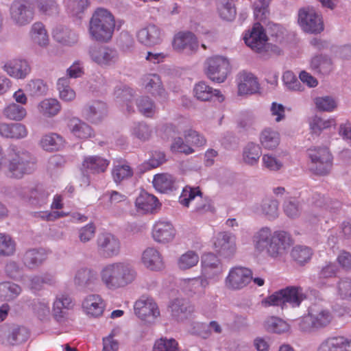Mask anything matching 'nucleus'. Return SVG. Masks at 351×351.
<instances>
[{"label": "nucleus", "mask_w": 351, "mask_h": 351, "mask_svg": "<svg viewBox=\"0 0 351 351\" xmlns=\"http://www.w3.org/2000/svg\"><path fill=\"white\" fill-rule=\"evenodd\" d=\"M99 280L108 291L126 288L137 280L135 266L128 261H116L104 265L99 270Z\"/></svg>", "instance_id": "f257e3e1"}, {"label": "nucleus", "mask_w": 351, "mask_h": 351, "mask_svg": "<svg viewBox=\"0 0 351 351\" xmlns=\"http://www.w3.org/2000/svg\"><path fill=\"white\" fill-rule=\"evenodd\" d=\"M254 249L265 252L271 258H277L285 254L292 244L290 234L282 230L272 232L268 227H263L254 232L252 237Z\"/></svg>", "instance_id": "f03ea898"}, {"label": "nucleus", "mask_w": 351, "mask_h": 351, "mask_svg": "<svg viewBox=\"0 0 351 351\" xmlns=\"http://www.w3.org/2000/svg\"><path fill=\"white\" fill-rule=\"evenodd\" d=\"M34 160L31 154L16 145H10L4 153L0 145V171L5 167L8 177L21 179L34 170Z\"/></svg>", "instance_id": "7ed1b4c3"}, {"label": "nucleus", "mask_w": 351, "mask_h": 351, "mask_svg": "<svg viewBox=\"0 0 351 351\" xmlns=\"http://www.w3.org/2000/svg\"><path fill=\"white\" fill-rule=\"evenodd\" d=\"M114 27L115 20L112 14L106 9L99 8L90 19L88 33L93 40L108 42L112 36Z\"/></svg>", "instance_id": "20e7f679"}, {"label": "nucleus", "mask_w": 351, "mask_h": 351, "mask_svg": "<svg viewBox=\"0 0 351 351\" xmlns=\"http://www.w3.org/2000/svg\"><path fill=\"white\" fill-rule=\"evenodd\" d=\"M269 1L270 0H255L254 15L255 19L258 22L254 25L252 30L249 33H246L243 38L245 44L257 51L263 49L267 41V36L259 22L266 19Z\"/></svg>", "instance_id": "39448f33"}, {"label": "nucleus", "mask_w": 351, "mask_h": 351, "mask_svg": "<svg viewBox=\"0 0 351 351\" xmlns=\"http://www.w3.org/2000/svg\"><path fill=\"white\" fill-rule=\"evenodd\" d=\"M306 298V295L300 287H287L274 292L261 302L264 307L280 306L282 309L288 305L293 308L298 307Z\"/></svg>", "instance_id": "423d86ee"}, {"label": "nucleus", "mask_w": 351, "mask_h": 351, "mask_svg": "<svg viewBox=\"0 0 351 351\" xmlns=\"http://www.w3.org/2000/svg\"><path fill=\"white\" fill-rule=\"evenodd\" d=\"M332 319L330 310L313 306L308 308L307 315L300 318L298 327L302 332L311 333L328 327Z\"/></svg>", "instance_id": "0eeeda50"}, {"label": "nucleus", "mask_w": 351, "mask_h": 351, "mask_svg": "<svg viewBox=\"0 0 351 351\" xmlns=\"http://www.w3.org/2000/svg\"><path fill=\"white\" fill-rule=\"evenodd\" d=\"M311 171L318 176L328 174L332 167V156L326 147H312L307 150Z\"/></svg>", "instance_id": "6e6552de"}, {"label": "nucleus", "mask_w": 351, "mask_h": 351, "mask_svg": "<svg viewBox=\"0 0 351 351\" xmlns=\"http://www.w3.org/2000/svg\"><path fill=\"white\" fill-rule=\"evenodd\" d=\"M204 70L210 80L222 83L226 80L230 71V64L225 56H213L205 61Z\"/></svg>", "instance_id": "1a4fd4ad"}, {"label": "nucleus", "mask_w": 351, "mask_h": 351, "mask_svg": "<svg viewBox=\"0 0 351 351\" xmlns=\"http://www.w3.org/2000/svg\"><path fill=\"white\" fill-rule=\"evenodd\" d=\"M34 6L31 0H14L10 5V16L17 26H25L34 19Z\"/></svg>", "instance_id": "9d476101"}, {"label": "nucleus", "mask_w": 351, "mask_h": 351, "mask_svg": "<svg viewBox=\"0 0 351 351\" xmlns=\"http://www.w3.org/2000/svg\"><path fill=\"white\" fill-rule=\"evenodd\" d=\"M224 271L221 260L213 253L204 254L201 258V276L209 282H217Z\"/></svg>", "instance_id": "9b49d317"}, {"label": "nucleus", "mask_w": 351, "mask_h": 351, "mask_svg": "<svg viewBox=\"0 0 351 351\" xmlns=\"http://www.w3.org/2000/svg\"><path fill=\"white\" fill-rule=\"evenodd\" d=\"M298 23L307 33L319 34L324 30L322 17L313 8H304L299 10Z\"/></svg>", "instance_id": "f8f14e48"}, {"label": "nucleus", "mask_w": 351, "mask_h": 351, "mask_svg": "<svg viewBox=\"0 0 351 351\" xmlns=\"http://www.w3.org/2000/svg\"><path fill=\"white\" fill-rule=\"evenodd\" d=\"M88 53L93 62L103 68L114 66L119 60L117 51L108 47L90 46Z\"/></svg>", "instance_id": "ddd939ff"}, {"label": "nucleus", "mask_w": 351, "mask_h": 351, "mask_svg": "<svg viewBox=\"0 0 351 351\" xmlns=\"http://www.w3.org/2000/svg\"><path fill=\"white\" fill-rule=\"evenodd\" d=\"M252 279V272L243 267H232L225 278V286L229 290L237 291L247 287Z\"/></svg>", "instance_id": "4468645a"}, {"label": "nucleus", "mask_w": 351, "mask_h": 351, "mask_svg": "<svg viewBox=\"0 0 351 351\" xmlns=\"http://www.w3.org/2000/svg\"><path fill=\"white\" fill-rule=\"evenodd\" d=\"M134 312L141 319L153 323L160 316V310L152 298L141 297L134 304Z\"/></svg>", "instance_id": "2eb2a0df"}, {"label": "nucleus", "mask_w": 351, "mask_h": 351, "mask_svg": "<svg viewBox=\"0 0 351 351\" xmlns=\"http://www.w3.org/2000/svg\"><path fill=\"white\" fill-rule=\"evenodd\" d=\"M237 93L239 96L254 95L260 90L258 78L251 72L241 71L236 76Z\"/></svg>", "instance_id": "dca6fc26"}, {"label": "nucleus", "mask_w": 351, "mask_h": 351, "mask_svg": "<svg viewBox=\"0 0 351 351\" xmlns=\"http://www.w3.org/2000/svg\"><path fill=\"white\" fill-rule=\"evenodd\" d=\"M97 243L99 251L106 258H113L120 254L121 242L112 234L103 233L99 234Z\"/></svg>", "instance_id": "f3484780"}, {"label": "nucleus", "mask_w": 351, "mask_h": 351, "mask_svg": "<svg viewBox=\"0 0 351 351\" xmlns=\"http://www.w3.org/2000/svg\"><path fill=\"white\" fill-rule=\"evenodd\" d=\"M142 85L147 93L160 101H165L168 93L165 89L160 77L156 73H147L143 76Z\"/></svg>", "instance_id": "a211bd4d"}, {"label": "nucleus", "mask_w": 351, "mask_h": 351, "mask_svg": "<svg viewBox=\"0 0 351 351\" xmlns=\"http://www.w3.org/2000/svg\"><path fill=\"white\" fill-rule=\"evenodd\" d=\"M215 250L224 257L232 256L237 250L236 237L228 232H219L214 239Z\"/></svg>", "instance_id": "6ab92c4d"}, {"label": "nucleus", "mask_w": 351, "mask_h": 351, "mask_svg": "<svg viewBox=\"0 0 351 351\" xmlns=\"http://www.w3.org/2000/svg\"><path fill=\"white\" fill-rule=\"evenodd\" d=\"M176 234V230L172 223L167 219H160L154 223L152 228V237L155 241L160 243L171 242Z\"/></svg>", "instance_id": "aec40b11"}, {"label": "nucleus", "mask_w": 351, "mask_h": 351, "mask_svg": "<svg viewBox=\"0 0 351 351\" xmlns=\"http://www.w3.org/2000/svg\"><path fill=\"white\" fill-rule=\"evenodd\" d=\"M137 40L146 47H154L160 45L163 40L161 29L156 25L149 24L136 33Z\"/></svg>", "instance_id": "412c9836"}, {"label": "nucleus", "mask_w": 351, "mask_h": 351, "mask_svg": "<svg viewBox=\"0 0 351 351\" xmlns=\"http://www.w3.org/2000/svg\"><path fill=\"white\" fill-rule=\"evenodd\" d=\"M84 117L90 123H100L108 114V107L105 102L100 100H93L84 107L82 110Z\"/></svg>", "instance_id": "4be33fe9"}, {"label": "nucleus", "mask_w": 351, "mask_h": 351, "mask_svg": "<svg viewBox=\"0 0 351 351\" xmlns=\"http://www.w3.org/2000/svg\"><path fill=\"white\" fill-rule=\"evenodd\" d=\"M97 276L95 270L87 267L78 268L75 274L74 284L83 289L93 290L97 285Z\"/></svg>", "instance_id": "5701e85b"}, {"label": "nucleus", "mask_w": 351, "mask_h": 351, "mask_svg": "<svg viewBox=\"0 0 351 351\" xmlns=\"http://www.w3.org/2000/svg\"><path fill=\"white\" fill-rule=\"evenodd\" d=\"M3 69L8 75L17 80L26 78L32 70L29 62L21 58L8 61L4 64Z\"/></svg>", "instance_id": "b1692460"}, {"label": "nucleus", "mask_w": 351, "mask_h": 351, "mask_svg": "<svg viewBox=\"0 0 351 351\" xmlns=\"http://www.w3.org/2000/svg\"><path fill=\"white\" fill-rule=\"evenodd\" d=\"M66 127L71 134L78 139L86 140L95 136L93 128L78 117L69 119Z\"/></svg>", "instance_id": "393cba45"}, {"label": "nucleus", "mask_w": 351, "mask_h": 351, "mask_svg": "<svg viewBox=\"0 0 351 351\" xmlns=\"http://www.w3.org/2000/svg\"><path fill=\"white\" fill-rule=\"evenodd\" d=\"M106 304L99 294H89L82 301V308L85 314L93 317L102 315Z\"/></svg>", "instance_id": "a878e982"}, {"label": "nucleus", "mask_w": 351, "mask_h": 351, "mask_svg": "<svg viewBox=\"0 0 351 351\" xmlns=\"http://www.w3.org/2000/svg\"><path fill=\"white\" fill-rule=\"evenodd\" d=\"M317 351H351V339L343 336H332L323 340Z\"/></svg>", "instance_id": "bb28decb"}, {"label": "nucleus", "mask_w": 351, "mask_h": 351, "mask_svg": "<svg viewBox=\"0 0 351 351\" xmlns=\"http://www.w3.org/2000/svg\"><path fill=\"white\" fill-rule=\"evenodd\" d=\"M209 284L206 278L199 276L184 280L182 288L189 296L199 298L205 294L206 289Z\"/></svg>", "instance_id": "cd10ccee"}, {"label": "nucleus", "mask_w": 351, "mask_h": 351, "mask_svg": "<svg viewBox=\"0 0 351 351\" xmlns=\"http://www.w3.org/2000/svg\"><path fill=\"white\" fill-rule=\"evenodd\" d=\"M28 135L27 127L21 123H0V136L5 138L20 140Z\"/></svg>", "instance_id": "c85d7f7f"}, {"label": "nucleus", "mask_w": 351, "mask_h": 351, "mask_svg": "<svg viewBox=\"0 0 351 351\" xmlns=\"http://www.w3.org/2000/svg\"><path fill=\"white\" fill-rule=\"evenodd\" d=\"M72 299L67 295H60L56 296L53 303L52 313L55 319L58 322H64L68 312L73 308Z\"/></svg>", "instance_id": "c756f323"}, {"label": "nucleus", "mask_w": 351, "mask_h": 351, "mask_svg": "<svg viewBox=\"0 0 351 351\" xmlns=\"http://www.w3.org/2000/svg\"><path fill=\"white\" fill-rule=\"evenodd\" d=\"M110 161L99 156H85L82 162V171L86 173L99 174L107 169Z\"/></svg>", "instance_id": "7c9ffc66"}, {"label": "nucleus", "mask_w": 351, "mask_h": 351, "mask_svg": "<svg viewBox=\"0 0 351 351\" xmlns=\"http://www.w3.org/2000/svg\"><path fill=\"white\" fill-rule=\"evenodd\" d=\"M17 195L23 199H29L31 204L42 206L47 202L49 193L42 188L29 191L28 188L21 187L16 189Z\"/></svg>", "instance_id": "2f4dec72"}, {"label": "nucleus", "mask_w": 351, "mask_h": 351, "mask_svg": "<svg viewBox=\"0 0 351 351\" xmlns=\"http://www.w3.org/2000/svg\"><path fill=\"white\" fill-rule=\"evenodd\" d=\"M135 91L133 88L126 85H118L114 92L116 102L121 106L125 107V110L130 113L134 111L132 105Z\"/></svg>", "instance_id": "473e14b6"}, {"label": "nucleus", "mask_w": 351, "mask_h": 351, "mask_svg": "<svg viewBox=\"0 0 351 351\" xmlns=\"http://www.w3.org/2000/svg\"><path fill=\"white\" fill-rule=\"evenodd\" d=\"M173 47L175 50L181 51L183 50H189L194 51L198 47L196 37L191 32H178L175 35L173 41Z\"/></svg>", "instance_id": "72a5a7b5"}, {"label": "nucleus", "mask_w": 351, "mask_h": 351, "mask_svg": "<svg viewBox=\"0 0 351 351\" xmlns=\"http://www.w3.org/2000/svg\"><path fill=\"white\" fill-rule=\"evenodd\" d=\"M195 97L201 101H209L213 97H216L218 101L221 102L224 100V96L218 89H213L204 82H199L196 84L193 88Z\"/></svg>", "instance_id": "f704fd0d"}, {"label": "nucleus", "mask_w": 351, "mask_h": 351, "mask_svg": "<svg viewBox=\"0 0 351 351\" xmlns=\"http://www.w3.org/2000/svg\"><path fill=\"white\" fill-rule=\"evenodd\" d=\"M47 254L44 249H29L22 258L24 265L31 269L38 267L47 259Z\"/></svg>", "instance_id": "c9c22d12"}, {"label": "nucleus", "mask_w": 351, "mask_h": 351, "mask_svg": "<svg viewBox=\"0 0 351 351\" xmlns=\"http://www.w3.org/2000/svg\"><path fill=\"white\" fill-rule=\"evenodd\" d=\"M142 262L146 268L152 271L160 270L164 267L160 253L154 247H148L143 252Z\"/></svg>", "instance_id": "e433bc0d"}, {"label": "nucleus", "mask_w": 351, "mask_h": 351, "mask_svg": "<svg viewBox=\"0 0 351 351\" xmlns=\"http://www.w3.org/2000/svg\"><path fill=\"white\" fill-rule=\"evenodd\" d=\"M169 307L171 309L172 316L178 319L186 318L194 311L193 306L187 300L182 298H177L173 300Z\"/></svg>", "instance_id": "4c0bfd02"}, {"label": "nucleus", "mask_w": 351, "mask_h": 351, "mask_svg": "<svg viewBox=\"0 0 351 351\" xmlns=\"http://www.w3.org/2000/svg\"><path fill=\"white\" fill-rule=\"evenodd\" d=\"M62 109L60 102L55 98H45L37 105V110L44 118H53L57 116Z\"/></svg>", "instance_id": "58836bf2"}, {"label": "nucleus", "mask_w": 351, "mask_h": 351, "mask_svg": "<svg viewBox=\"0 0 351 351\" xmlns=\"http://www.w3.org/2000/svg\"><path fill=\"white\" fill-rule=\"evenodd\" d=\"M133 174V169L126 160H117L113 162L112 177L117 184L130 178Z\"/></svg>", "instance_id": "ea45409f"}, {"label": "nucleus", "mask_w": 351, "mask_h": 351, "mask_svg": "<svg viewBox=\"0 0 351 351\" xmlns=\"http://www.w3.org/2000/svg\"><path fill=\"white\" fill-rule=\"evenodd\" d=\"M137 209L142 213H154L160 206L158 199L153 195L143 191L135 201Z\"/></svg>", "instance_id": "a19ab883"}, {"label": "nucleus", "mask_w": 351, "mask_h": 351, "mask_svg": "<svg viewBox=\"0 0 351 351\" xmlns=\"http://www.w3.org/2000/svg\"><path fill=\"white\" fill-rule=\"evenodd\" d=\"M309 130L312 134L319 136L324 130L336 125L335 118L324 119L318 115L310 117L308 120Z\"/></svg>", "instance_id": "79ce46f5"}, {"label": "nucleus", "mask_w": 351, "mask_h": 351, "mask_svg": "<svg viewBox=\"0 0 351 351\" xmlns=\"http://www.w3.org/2000/svg\"><path fill=\"white\" fill-rule=\"evenodd\" d=\"M65 143L64 138L57 134L51 132L42 136L40 145L47 152H56L61 149Z\"/></svg>", "instance_id": "37998d69"}, {"label": "nucleus", "mask_w": 351, "mask_h": 351, "mask_svg": "<svg viewBox=\"0 0 351 351\" xmlns=\"http://www.w3.org/2000/svg\"><path fill=\"white\" fill-rule=\"evenodd\" d=\"M193 329L198 336L204 339L210 338L213 335H221L223 332L222 326L216 321H211L208 324L196 323Z\"/></svg>", "instance_id": "c03bdc74"}, {"label": "nucleus", "mask_w": 351, "mask_h": 351, "mask_svg": "<svg viewBox=\"0 0 351 351\" xmlns=\"http://www.w3.org/2000/svg\"><path fill=\"white\" fill-rule=\"evenodd\" d=\"M29 34L32 40L38 46L46 47L49 45V35L42 23H34L31 27Z\"/></svg>", "instance_id": "a18cd8bd"}, {"label": "nucleus", "mask_w": 351, "mask_h": 351, "mask_svg": "<svg viewBox=\"0 0 351 351\" xmlns=\"http://www.w3.org/2000/svg\"><path fill=\"white\" fill-rule=\"evenodd\" d=\"M53 36L57 42L65 45H74L78 40V36L75 32L62 26L54 29Z\"/></svg>", "instance_id": "49530a36"}, {"label": "nucleus", "mask_w": 351, "mask_h": 351, "mask_svg": "<svg viewBox=\"0 0 351 351\" xmlns=\"http://www.w3.org/2000/svg\"><path fill=\"white\" fill-rule=\"evenodd\" d=\"M280 141V136L278 131L270 128L264 129L260 135V142L267 149H276Z\"/></svg>", "instance_id": "de8ad7c7"}, {"label": "nucleus", "mask_w": 351, "mask_h": 351, "mask_svg": "<svg viewBox=\"0 0 351 351\" xmlns=\"http://www.w3.org/2000/svg\"><path fill=\"white\" fill-rule=\"evenodd\" d=\"M261 155L262 149L258 144L248 143L243 147L242 158L245 164L254 166L258 164Z\"/></svg>", "instance_id": "09e8293b"}, {"label": "nucleus", "mask_w": 351, "mask_h": 351, "mask_svg": "<svg viewBox=\"0 0 351 351\" xmlns=\"http://www.w3.org/2000/svg\"><path fill=\"white\" fill-rule=\"evenodd\" d=\"M311 68L322 74H328L332 70V61L326 55H316L310 61Z\"/></svg>", "instance_id": "8fccbe9b"}, {"label": "nucleus", "mask_w": 351, "mask_h": 351, "mask_svg": "<svg viewBox=\"0 0 351 351\" xmlns=\"http://www.w3.org/2000/svg\"><path fill=\"white\" fill-rule=\"evenodd\" d=\"M22 292V288L11 282H0V300L10 302L15 300Z\"/></svg>", "instance_id": "3c124183"}, {"label": "nucleus", "mask_w": 351, "mask_h": 351, "mask_svg": "<svg viewBox=\"0 0 351 351\" xmlns=\"http://www.w3.org/2000/svg\"><path fill=\"white\" fill-rule=\"evenodd\" d=\"M175 178L168 173H161L154 176L153 185L154 188L161 192L166 193L175 188Z\"/></svg>", "instance_id": "603ef678"}, {"label": "nucleus", "mask_w": 351, "mask_h": 351, "mask_svg": "<svg viewBox=\"0 0 351 351\" xmlns=\"http://www.w3.org/2000/svg\"><path fill=\"white\" fill-rule=\"evenodd\" d=\"M130 133L133 138H136L141 142H145L151 138L152 130L145 122H136L131 125Z\"/></svg>", "instance_id": "864d4df0"}, {"label": "nucleus", "mask_w": 351, "mask_h": 351, "mask_svg": "<svg viewBox=\"0 0 351 351\" xmlns=\"http://www.w3.org/2000/svg\"><path fill=\"white\" fill-rule=\"evenodd\" d=\"M265 328L270 332L282 334L290 329V326L280 317L271 316L267 318L264 322Z\"/></svg>", "instance_id": "5fc2aeb1"}, {"label": "nucleus", "mask_w": 351, "mask_h": 351, "mask_svg": "<svg viewBox=\"0 0 351 351\" xmlns=\"http://www.w3.org/2000/svg\"><path fill=\"white\" fill-rule=\"evenodd\" d=\"M53 281V276L49 274L30 276L27 278V282L23 280V283L33 292L42 289L43 285L51 284Z\"/></svg>", "instance_id": "6e6d98bb"}, {"label": "nucleus", "mask_w": 351, "mask_h": 351, "mask_svg": "<svg viewBox=\"0 0 351 351\" xmlns=\"http://www.w3.org/2000/svg\"><path fill=\"white\" fill-rule=\"evenodd\" d=\"M16 243L8 234L0 232V256L10 257L15 254Z\"/></svg>", "instance_id": "4d7b16f0"}, {"label": "nucleus", "mask_w": 351, "mask_h": 351, "mask_svg": "<svg viewBox=\"0 0 351 351\" xmlns=\"http://www.w3.org/2000/svg\"><path fill=\"white\" fill-rule=\"evenodd\" d=\"M57 89L60 98L66 102L72 101L76 97L75 90L70 86V80L66 77L58 79L57 82Z\"/></svg>", "instance_id": "13d9d810"}, {"label": "nucleus", "mask_w": 351, "mask_h": 351, "mask_svg": "<svg viewBox=\"0 0 351 351\" xmlns=\"http://www.w3.org/2000/svg\"><path fill=\"white\" fill-rule=\"evenodd\" d=\"M3 114L9 120L21 121L26 117L27 110L23 106L12 102L4 108Z\"/></svg>", "instance_id": "bf43d9fd"}, {"label": "nucleus", "mask_w": 351, "mask_h": 351, "mask_svg": "<svg viewBox=\"0 0 351 351\" xmlns=\"http://www.w3.org/2000/svg\"><path fill=\"white\" fill-rule=\"evenodd\" d=\"M136 106L138 112L146 117H152L156 112L154 101L148 96H141L137 98Z\"/></svg>", "instance_id": "052dcab7"}, {"label": "nucleus", "mask_w": 351, "mask_h": 351, "mask_svg": "<svg viewBox=\"0 0 351 351\" xmlns=\"http://www.w3.org/2000/svg\"><path fill=\"white\" fill-rule=\"evenodd\" d=\"M199 261L198 254L195 251L189 250L178 258L177 265L180 269L187 270L196 266Z\"/></svg>", "instance_id": "680f3d73"}, {"label": "nucleus", "mask_w": 351, "mask_h": 351, "mask_svg": "<svg viewBox=\"0 0 351 351\" xmlns=\"http://www.w3.org/2000/svg\"><path fill=\"white\" fill-rule=\"evenodd\" d=\"M316 109L319 112H331L338 106L337 101L330 96L317 97L313 99Z\"/></svg>", "instance_id": "e2e57ef3"}, {"label": "nucleus", "mask_w": 351, "mask_h": 351, "mask_svg": "<svg viewBox=\"0 0 351 351\" xmlns=\"http://www.w3.org/2000/svg\"><path fill=\"white\" fill-rule=\"evenodd\" d=\"M67 12L76 17L81 18L82 14L89 5L88 0H64Z\"/></svg>", "instance_id": "0e129e2a"}, {"label": "nucleus", "mask_w": 351, "mask_h": 351, "mask_svg": "<svg viewBox=\"0 0 351 351\" xmlns=\"http://www.w3.org/2000/svg\"><path fill=\"white\" fill-rule=\"evenodd\" d=\"M261 212L269 219H274L278 215V202L271 197L264 199L261 205Z\"/></svg>", "instance_id": "69168bd1"}, {"label": "nucleus", "mask_w": 351, "mask_h": 351, "mask_svg": "<svg viewBox=\"0 0 351 351\" xmlns=\"http://www.w3.org/2000/svg\"><path fill=\"white\" fill-rule=\"evenodd\" d=\"M217 10L219 16L224 20L232 21L236 16L233 0H219Z\"/></svg>", "instance_id": "338daca9"}, {"label": "nucleus", "mask_w": 351, "mask_h": 351, "mask_svg": "<svg viewBox=\"0 0 351 351\" xmlns=\"http://www.w3.org/2000/svg\"><path fill=\"white\" fill-rule=\"evenodd\" d=\"M335 295L338 299L349 300L351 299V278H341L335 286Z\"/></svg>", "instance_id": "774afa93"}]
</instances>
